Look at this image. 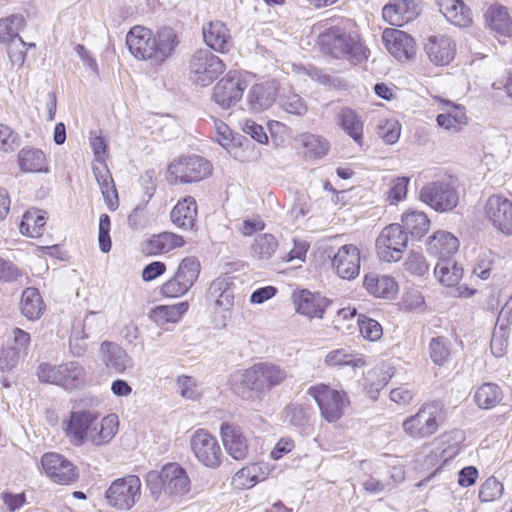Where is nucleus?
Returning a JSON list of instances; mask_svg holds the SVG:
<instances>
[{"label":"nucleus","mask_w":512,"mask_h":512,"mask_svg":"<svg viewBox=\"0 0 512 512\" xmlns=\"http://www.w3.org/2000/svg\"><path fill=\"white\" fill-rule=\"evenodd\" d=\"M321 50L333 58L355 57L361 50L358 34L346 25H336L319 36Z\"/></svg>","instance_id":"nucleus-8"},{"label":"nucleus","mask_w":512,"mask_h":512,"mask_svg":"<svg viewBox=\"0 0 512 512\" xmlns=\"http://www.w3.org/2000/svg\"><path fill=\"white\" fill-rule=\"evenodd\" d=\"M310 409L307 406L298 403H292L285 409V417L288 421L296 426H304L309 419Z\"/></svg>","instance_id":"nucleus-54"},{"label":"nucleus","mask_w":512,"mask_h":512,"mask_svg":"<svg viewBox=\"0 0 512 512\" xmlns=\"http://www.w3.org/2000/svg\"><path fill=\"white\" fill-rule=\"evenodd\" d=\"M126 44L135 58L157 62L159 42L150 29L142 26L131 28L126 36Z\"/></svg>","instance_id":"nucleus-16"},{"label":"nucleus","mask_w":512,"mask_h":512,"mask_svg":"<svg viewBox=\"0 0 512 512\" xmlns=\"http://www.w3.org/2000/svg\"><path fill=\"white\" fill-rule=\"evenodd\" d=\"M307 394L314 399L321 417L327 423H336L350 405V398L343 389H336L328 384L318 383L307 389Z\"/></svg>","instance_id":"nucleus-3"},{"label":"nucleus","mask_w":512,"mask_h":512,"mask_svg":"<svg viewBox=\"0 0 512 512\" xmlns=\"http://www.w3.org/2000/svg\"><path fill=\"white\" fill-rule=\"evenodd\" d=\"M179 43L178 34L173 28L162 29V62L174 55Z\"/></svg>","instance_id":"nucleus-61"},{"label":"nucleus","mask_w":512,"mask_h":512,"mask_svg":"<svg viewBox=\"0 0 512 512\" xmlns=\"http://www.w3.org/2000/svg\"><path fill=\"white\" fill-rule=\"evenodd\" d=\"M382 40L388 52L399 61H406L416 53L415 41L412 36L395 28H386Z\"/></svg>","instance_id":"nucleus-19"},{"label":"nucleus","mask_w":512,"mask_h":512,"mask_svg":"<svg viewBox=\"0 0 512 512\" xmlns=\"http://www.w3.org/2000/svg\"><path fill=\"white\" fill-rule=\"evenodd\" d=\"M444 419V411L440 403H424L414 415L402 422V429L409 438L423 440L434 435Z\"/></svg>","instance_id":"nucleus-2"},{"label":"nucleus","mask_w":512,"mask_h":512,"mask_svg":"<svg viewBox=\"0 0 512 512\" xmlns=\"http://www.w3.org/2000/svg\"><path fill=\"white\" fill-rule=\"evenodd\" d=\"M212 165L198 155L181 156L170 162L166 169V181L171 185L191 184L208 178Z\"/></svg>","instance_id":"nucleus-6"},{"label":"nucleus","mask_w":512,"mask_h":512,"mask_svg":"<svg viewBox=\"0 0 512 512\" xmlns=\"http://www.w3.org/2000/svg\"><path fill=\"white\" fill-rule=\"evenodd\" d=\"M419 199L439 213L452 211L459 203V192L450 180H436L425 184Z\"/></svg>","instance_id":"nucleus-9"},{"label":"nucleus","mask_w":512,"mask_h":512,"mask_svg":"<svg viewBox=\"0 0 512 512\" xmlns=\"http://www.w3.org/2000/svg\"><path fill=\"white\" fill-rule=\"evenodd\" d=\"M190 448L197 460L209 468L221 463L222 450L217 439L205 429L196 430L190 438Z\"/></svg>","instance_id":"nucleus-14"},{"label":"nucleus","mask_w":512,"mask_h":512,"mask_svg":"<svg viewBox=\"0 0 512 512\" xmlns=\"http://www.w3.org/2000/svg\"><path fill=\"white\" fill-rule=\"evenodd\" d=\"M504 492L503 484L494 476L489 477L479 489V499L482 502H493L501 498Z\"/></svg>","instance_id":"nucleus-51"},{"label":"nucleus","mask_w":512,"mask_h":512,"mask_svg":"<svg viewBox=\"0 0 512 512\" xmlns=\"http://www.w3.org/2000/svg\"><path fill=\"white\" fill-rule=\"evenodd\" d=\"M24 273L13 262L0 257V281L4 283L20 282Z\"/></svg>","instance_id":"nucleus-60"},{"label":"nucleus","mask_w":512,"mask_h":512,"mask_svg":"<svg viewBox=\"0 0 512 512\" xmlns=\"http://www.w3.org/2000/svg\"><path fill=\"white\" fill-rule=\"evenodd\" d=\"M36 375L42 383L57 385L72 391L83 384L85 370L77 361H68L59 365L42 362L37 367Z\"/></svg>","instance_id":"nucleus-7"},{"label":"nucleus","mask_w":512,"mask_h":512,"mask_svg":"<svg viewBox=\"0 0 512 512\" xmlns=\"http://www.w3.org/2000/svg\"><path fill=\"white\" fill-rule=\"evenodd\" d=\"M267 476L266 467L260 463H252L237 471L233 478L232 484L238 489H249L254 487L258 482L263 481Z\"/></svg>","instance_id":"nucleus-35"},{"label":"nucleus","mask_w":512,"mask_h":512,"mask_svg":"<svg viewBox=\"0 0 512 512\" xmlns=\"http://www.w3.org/2000/svg\"><path fill=\"white\" fill-rule=\"evenodd\" d=\"M276 237L270 233L258 235L250 246V255L257 260H269L278 249Z\"/></svg>","instance_id":"nucleus-41"},{"label":"nucleus","mask_w":512,"mask_h":512,"mask_svg":"<svg viewBox=\"0 0 512 512\" xmlns=\"http://www.w3.org/2000/svg\"><path fill=\"white\" fill-rule=\"evenodd\" d=\"M6 44L8 57L13 65H22L25 60L24 48L26 43L17 35Z\"/></svg>","instance_id":"nucleus-57"},{"label":"nucleus","mask_w":512,"mask_h":512,"mask_svg":"<svg viewBox=\"0 0 512 512\" xmlns=\"http://www.w3.org/2000/svg\"><path fill=\"white\" fill-rule=\"evenodd\" d=\"M177 386L180 395L188 400H198L202 391L196 381L189 376H180L177 379Z\"/></svg>","instance_id":"nucleus-56"},{"label":"nucleus","mask_w":512,"mask_h":512,"mask_svg":"<svg viewBox=\"0 0 512 512\" xmlns=\"http://www.w3.org/2000/svg\"><path fill=\"white\" fill-rule=\"evenodd\" d=\"M190 490L191 481L182 466L178 463L162 466V507H178L188 500Z\"/></svg>","instance_id":"nucleus-5"},{"label":"nucleus","mask_w":512,"mask_h":512,"mask_svg":"<svg viewBox=\"0 0 512 512\" xmlns=\"http://www.w3.org/2000/svg\"><path fill=\"white\" fill-rule=\"evenodd\" d=\"M425 51L432 63L444 66L454 59L456 44L446 35H434L428 38Z\"/></svg>","instance_id":"nucleus-20"},{"label":"nucleus","mask_w":512,"mask_h":512,"mask_svg":"<svg viewBox=\"0 0 512 512\" xmlns=\"http://www.w3.org/2000/svg\"><path fill=\"white\" fill-rule=\"evenodd\" d=\"M445 19L454 26L466 28L473 23V13L463 0H436Z\"/></svg>","instance_id":"nucleus-24"},{"label":"nucleus","mask_w":512,"mask_h":512,"mask_svg":"<svg viewBox=\"0 0 512 512\" xmlns=\"http://www.w3.org/2000/svg\"><path fill=\"white\" fill-rule=\"evenodd\" d=\"M221 437L227 452L234 459L242 460L247 456V439L239 427L228 423L222 424Z\"/></svg>","instance_id":"nucleus-27"},{"label":"nucleus","mask_w":512,"mask_h":512,"mask_svg":"<svg viewBox=\"0 0 512 512\" xmlns=\"http://www.w3.org/2000/svg\"><path fill=\"white\" fill-rule=\"evenodd\" d=\"M428 251L442 258H450L459 249L458 239L450 232L439 230L433 233L428 240Z\"/></svg>","instance_id":"nucleus-31"},{"label":"nucleus","mask_w":512,"mask_h":512,"mask_svg":"<svg viewBox=\"0 0 512 512\" xmlns=\"http://www.w3.org/2000/svg\"><path fill=\"white\" fill-rule=\"evenodd\" d=\"M363 285L370 294L380 298H392L398 290L393 277L376 273L366 275Z\"/></svg>","instance_id":"nucleus-32"},{"label":"nucleus","mask_w":512,"mask_h":512,"mask_svg":"<svg viewBox=\"0 0 512 512\" xmlns=\"http://www.w3.org/2000/svg\"><path fill=\"white\" fill-rule=\"evenodd\" d=\"M280 107L287 113L303 116L307 112L305 100L294 92L283 94L279 100Z\"/></svg>","instance_id":"nucleus-49"},{"label":"nucleus","mask_w":512,"mask_h":512,"mask_svg":"<svg viewBox=\"0 0 512 512\" xmlns=\"http://www.w3.org/2000/svg\"><path fill=\"white\" fill-rule=\"evenodd\" d=\"M247 101L253 111L268 109L275 101V91L269 85L255 84L248 92Z\"/></svg>","instance_id":"nucleus-39"},{"label":"nucleus","mask_w":512,"mask_h":512,"mask_svg":"<svg viewBox=\"0 0 512 512\" xmlns=\"http://www.w3.org/2000/svg\"><path fill=\"white\" fill-rule=\"evenodd\" d=\"M435 103L442 105L443 110L437 118V124L441 128L449 131H459L462 126L468 123L465 108L461 105H457L450 100L443 99L441 97H434Z\"/></svg>","instance_id":"nucleus-22"},{"label":"nucleus","mask_w":512,"mask_h":512,"mask_svg":"<svg viewBox=\"0 0 512 512\" xmlns=\"http://www.w3.org/2000/svg\"><path fill=\"white\" fill-rule=\"evenodd\" d=\"M226 69L224 62L208 49H197L187 61V78L197 87H208Z\"/></svg>","instance_id":"nucleus-4"},{"label":"nucleus","mask_w":512,"mask_h":512,"mask_svg":"<svg viewBox=\"0 0 512 512\" xmlns=\"http://www.w3.org/2000/svg\"><path fill=\"white\" fill-rule=\"evenodd\" d=\"M401 127L394 119H380L377 124V134L386 144H394L398 141Z\"/></svg>","instance_id":"nucleus-50"},{"label":"nucleus","mask_w":512,"mask_h":512,"mask_svg":"<svg viewBox=\"0 0 512 512\" xmlns=\"http://www.w3.org/2000/svg\"><path fill=\"white\" fill-rule=\"evenodd\" d=\"M484 214L492 226L505 235H512V201L500 194L485 202Z\"/></svg>","instance_id":"nucleus-15"},{"label":"nucleus","mask_w":512,"mask_h":512,"mask_svg":"<svg viewBox=\"0 0 512 512\" xmlns=\"http://www.w3.org/2000/svg\"><path fill=\"white\" fill-rule=\"evenodd\" d=\"M110 226V217L107 214H101L99 218L98 242L100 250L104 253L111 250Z\"/></svg>","instance_id":"nucleus-64"},{"label":"nucleus","mask_w":512,"mask_h":512,"mask_svg":"<svg viewBox=\"0 0 512 512\" xmlns=\"http://www.w3.org/2000/svg\"><path fill=\"white\" fill-rule=\"evenodd\" d=\"M360 250L353 244L341 246L331 259V267L338 277L355 279L360 272Z\"/></svg>","instance_id":"nucleus-18"},{"label":"nucleus","mask_w":512,"mask_h":512,"mask_svg":"<svg viewBox=\"0 0 512 512\" xmlns=\"http://www.w3.org/2000/svg\"><path fill=\"white\" fill-rule=\"evenodd\" d=\"M403 228L406 229L407 234L421 238L430 229V220L425 212L422 211H408L402 215Z\"/></svg>","instance_id":"nucleus-42"},{"label":"nucleus","mask_w":512,"mask_h":512,"mask_svg":"<svg viewBox=\"0 0 512 512\" xmlns=\"http://www.w3.org/2000/svg\"><path fill=\"white\" fill-rule=\"evenodd\" d=\"M247 83L236 72H229L213 88L212 98L222 109H229L239 102Z\"/></svg>","instance_id":"nucleus-17"},{"label":"nucleus","mask_w":512,"mask_h":512,"mask_svg":"<svg viewBox=\"0 0 512 512\" xmlns=\"http://www.w3.org/2000/svg\"><path fill=\"white\" fill-rule=\"evenodd\" d=\"M188 303L162 304V323H177L188 310Z\"/></svg>","instance_id":"nucleus-58"},{"label":"nucleus","mask_w":512,"mask_h":512,"mask_svg":"<svg viewBox=\"0 0 512 512\" xmlns=\"http://www.w3.org/2000/svg\"><path fill=\"white\" fill-rule=\"evenodd\" d=\"M439 440L442 444L448 443V446L443 448L440 452V458L443 462L454 459L460 453V443L463 440V436L460 431L442 434L439 437Z\"/></svg>","instance_id":"nucleus-48"},{"label":"nucleus","mask_w":512,"mask_h":512,"mask_svg":"<svg viewBox=\"0 0 512 512\" xmlns=\"http://www.w3.org/2000/svg\"><path fill=\"white\" fill-rule=\"evenodd\" d=\"M434 274L442 284L455 286L462 279L463 269L453 259L442 258L436 264Z\"/></svg>","instance_id":"nucleus-38"},{"label":"nucleus","mask_w":512,"mask_h":512,"mask_svg":"<svg viewBox=\"0 0 512 512\" xmlns=\"http://www.w3.org/2000/svg\"><path fill=\"white\" fill-rule=\"evenodd\" d=\"M324 363L329 367H361L365 365V361L362 358H356L352 351L347 348H340L330 351L326 355Z\"/></svg>","instance_id":"nucleus-45"},{"label":"nucleus","mask_w":512,"mask_h":512,"mask_svg":"<svg viewBox=\"0 0 512 512\" xmlns=\"http://www.w3.org/2000/svg\"><path fill=\"white\" fill-rule=\"evenodd\" d=\"M301 144L305 149V154L309 157H323L329 150L328 141L325 138L315 134H303L301 136Z\"/></svg>","instance_id":"nucleus-47"},{"label":"nucleus","mask_w":512,"mask_h":512,"mask_svg":"<svg viewBox=\"0 0 512 512\" xmlns=\"http://www.w3.org/2000/svg\"><path fill=\"white\" fill-rule=\"evenodd\" d=\"M171 221L184 230L193 229L197 219V203L191 196L177 202L170 213Z\"/></svg>","instance_id":"nucleus-30"},{"label":"nucleus","mask_w":512,"mask_h":512,"mask_svg":"<svg viewBox=\"0 0 512 512\" xmlns=\"http://www.w3.org/2000/svg\"><path fill=\"white\" fill-rule=\"evenodd\" d=\"M119 421L116 414H109L94 422L89 428L87 442L101 446L109 443L118 431Z\"/></svg>","instance_id":"nucleus-28"},{"label":"nucleus","mask_w":512,"mask_h":512,"mask_svg":"<svg viewBox=\"0 0 512 512\" xmlns=\"http://www.w3.org/2000/svg\"><path fill=\"white\" fill-rule=\"evenodd\" d=\"M338 124L342 129L358 144L361 143L363 137V122L358 114L348 108H342L338 113Z\"/></svg>","instance_id":"nucleus-40"},{"label":"nucleus","mask_w":512,"mask_h":512,"mask_svg":"<svg viewBox=\"0 0 512 512\" xmlns=\"http://www.w3.org/2000/svg\"><path fill=\"white\" fill-rule=\"evenodd\" d=\"M417 15V6L413 0H392L382 9L383 19L393 26H403Z\"/></svg>","instance_id":"nucleus-23"},{"label":"nucleus","mask_w":512,"mask_h":512,"mask_svg":"<svg viewBox=\"0 0 512 512\" xmlns=\"http://www.w3.org/2000/svg\"><path fill=\"white\" fill-rule=\"evenodd\" d=\"M474 398L479 407L490 409L501 401L502 390L496 384L484 383L477 389Z\"/></svg>","instance_id":"nucleus-44"},{"label":"nucleus","mask_w":512,"mask_h":512,"mask_svg":"<svg viewBox=\"0 0 512 512\" xmlns=\"http://www.w3.org/2000/svg\"><path fill=\"white\" fill-rule=\"evenodd\" d=\"M92 171L108 208L116 210L119 206L118 193L106 162L93 163Z\"/></svg>","instance_id":"nucleus-26"},{"label":"nucleus","mask_w":512,"mask_h":512,"mask_svg":"<svg viewBox=\"0 0 512 512\" xmlns=\"http://www.w3.org/2000/svg\"><path fill=\"white\" fill-rule=\"evenodd\" d=\"M24 360L19 354L8 346L0 349V372L11 373L17 370Z\"/></svg>","instance_id":"nucleus-52"},{"label":"nucleus","mask_w":512,"mask_h":512,"mask_svg":"<svg viewBox=\"0 0 512 512\" xmlns=\"http://www.w3.org/2000/svg\"><path fill=\"white\" fill-rule=\"evenodd\" d=\"M212 127L215 130L216 141L225 149L233 144V133L226 123L212 117Z\"/></svg>","instance_id":"nucleus-62"},{"label":"nucleus","mask_w":512,"mask_h":512,"mask_svg":"<svg viewBox=\"0 0 512 512\" xmlns=\"http://www.w3.org/2000/svg\"><path fill=\"white\" fill-rule=\"evenodd\" d=\"M21 313L28 320H37L41 317L44 310L43 299L36 288H26L20 301Z\"/></svg>","instance_id":"nucleus-37"},{"label":"nucleus","mask_w":512,"mask_h":512,"mask_svg":"<svg viewBox=\"0 0 512 512\" xmlns=\"http://www.w3.org/2000/svg\"><path fill=\"white\" fill-rule=\"evenodd\" d=\"M408 243L407 232L403 226L393 223L386 226L376 238L378 257L385 262H397L403 257Z\"/></svg>","instance_id":"nucleus-11"},{"label":"nucleus","mask_w":512,"mask_h":512,"mask_svg":"<svg viewBox=\"0 0 512 512\" xmlns=\"http://www.w3.org/2000/svg\"><path fill=\"white\" fill-rule=\"evenodd\" d=\"M287 378L285 368L271 362H258L247 369L233 372L229 384L242 399L260 401L267 391L281 385Z\"/></svg>","instance_id":"nucleus-1"},{"label":"nucleus","mask_w":512,"mask_h":512,"mask_svg":"<svg viewBox=\"0 0 512 512\" xmlns=\"http://www.w3.org/2000/svg\"><path fill=\"white\" fill-rule=\"evenodd\" d=\"M40 465L42 472L55 484L71 485L78 480L77 467L62 454L47 452L42 455Z\"/></svg>","instance_id":"nucleus-12"},{"label":"nucleus","mask_w":512,"mask_h":512,"mask_svg":"<svg viewBox=\"0 0 512 512\" xmlns=\"http://www.w3.org/2000/svg\"><path fill=\"white\" fill-rule=\"evenodd\" d=\"M18 165L25 173L48 172L45 154L37 148H23L18 153Z\"/></svg>","instance_id":"nucleus-34"},{"label":"nucleus","mask_w":512,"mask_h":512,"mask_svg":"<svg viewBox=\"0 0 512 512\" xmlns=\"http://www.w3.org/2000/svg\"><path fill=\"white\" fill-rule=\"evenodd\" d=\"M485 19L491 30L497 34L509 37L512 34V19L505 6L501 4L491 5L486 13Z\"/></svg>","instance_id":"nucleus-33"},{"label":"nucleus","mask_w":512,"mask_h":512,"mask_svg":"<svg viewBox=\"0 0 512 512\" xmlns=\"http://www.w3.org/2000/svg\"><path fill=\"white\" fill-rule=\"evenodd\" d=\"M209 294L215 297V305L223 310H229L234 305V287L225 278L213 281Z\"/></svg>","instance_id":"nucleus-43"},{"label":"nucleus","mask_w":512,"mask_h":512,"mask_svg":"<svg viewBox=\"0 0 512 512\" xmlns=\"http://www.w3.org/2000/svg\"><path fill=\"white\" fill-rule=\"evenodd\" d=\"M46 212L40 209H30L22 217L19 225L20 232L31 238L42 236L46 224Z\"/></svg>","instance_id":"nucleus-36"},{"label":"nucleus","mask_w":512,"mask_h":512,"mask_svg":"<svg viewBox=\"0 0 512 512\" xmlns=\"http://www.w3.org/2000/svg\"><path fill=\"white\" fill-rule=\"evenodd\" d=\"M99 418V414L92 410L73 408L68 418L62 421V428L69 442L74 446H82L87 442L89 428Z\"/></svg>","instance_id":"nucleus-13"},{"label":"nucleus","mask_w":512,"mask_h":512,"mask_svg":"<svg viewBox=\"0 0 512 512\" xmlns=\"http://www.w3.org/2000/svg\"><path fill=\"white\" fill-rule=\"evenodd\" d=\"M405 268L412 274L422 276L428 271L429 265L422 253L411 251L405 261Z\"/></svg>","instance_id":"nucleus-63"},{"label":"nucleus","mask_w":512,"mask_h":512,"mask_svg":"<svg viewBox=\"0 0 512 512\" xmlns=\"http://www.w3.org/2000/svg\"><path fill=\"white\" fill-rule=\"evenodd\" d=\"M101 360L105 366L115 373H122L131 366V359L118 344L104 341L101 344Z\"/></svg>","instance_id":"nucleus-29"},{"label":"nucleus","mask_w":512,"mask_h":512,"mask_svg":"<svg viewBox=\"0 0 512 512\" xmlns=\"http://www.w3.org/2000/svg\"><path fill=\"white\" fill-rule=\"evenodd\" d=\"M296 311L309 318H322L329 300L319 293H312L308 290H302L293 295Z\"/></svg>","instance_id":"nucleus-21"},{"label":"nucleus","mask_w":512,"mask_h":512,"mask_svg":"<svg viewBox=\"0 0 512 512\" xmlns=\"http://www.w3.org/2000/svg\"><path fill=\"white\" fill-rule=\"evenodd\" d=\"M429 350L432 361L437 365H443L450 355V350L444 337L432 338Z\"/></svg>","instance_id":"nucleus-55"},{"label":"nucleus","mask_w":512,"mask_h":512,"mask_svg":"<svg viewBox=\"0 0 512 512\" xmlns=\"http://www.w3.org/2000/svg\"><path fill=\"white\" fill-rule=\"evenodd\" d=\"M358 326L361 335L369 341H377L383 335V329L379 322L372 318L360 316Z\"/></svg>","instance_id":"nucleus-53"},{"label":"nucleus","mask_w":512,"mask_h":512,"mask_svg":"<svg viewBox=\"0 0 512 512\" xmlns=\"http://www.w3.org/2000/svg\"><path fill=\"white\" fill-rule=\"evenodd\" d=\"M141 496V481L136 475L115 479L105 493L108 505L120 512L130 510Z\"/></svg>","instance_id":"nucleus-10"},{"label":"nucleus","mask_w":512,"mask_h":512,"mask_svg":"<svg viewBox=\"0 0 512 512\" xmlns=\"http://www.w3.org/2000/svg\"><path fill=\"white\" fill-rule=\"evenodd\" d=\"M204 42L216 52L226 53L232 45L230 31L219 20L210 21L202 28Z\"/></svg>","instance_id":"nucleus-25"},{"label":"nucleus","mask_w":512,"mask_h":512,"mask_svg":"<svg viewBox=\"0 0 512 512\" xmlns=\"http://www.w3.org/2000/svg\"><path fill=\"white\" fill-rule=\"evenodd\" d=\"M200 272L199 261L195 257H187L180 263L174 276L183 283L182 289H190Z\"/></svg>","instance_id":"nucleus-46"},{"label":"nucleus","mask_w":512,"mask_h":512,"mask_svg":"<svg viewBox=\"0 0 512 512\" xmlns=\"http://www.w3.org/2000/svg\"><path fill=\"white\" fill-rule=\"evenodd\" d=\"M13 345H9L15 352H19L20 356L25 359L28 355L29 347L31 345V336L28 332L15 327L12 330Z\"/></svg>","instance_id":"nucleus-59"}]
</instances>
